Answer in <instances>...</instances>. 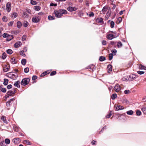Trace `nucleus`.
I'll use <instances>...</instances> for the list:
<instances>
[{"instance_id": "nucleus-43", "label": "nucleus", "mask_w": 146, "mask_h": 146, "mask_svg": "<svg viewBox=\"0 0 146 146\" xmlns=\"http://www.w3.org/2000/svg\"><path fill=\"white\" fill-rule=\"evenodd\" d=\"M115 25L114 22L113 21L111 22L110 26L111 28H113L114 27Z\"/></svg>"}, {"instance_id": "nucleus-30", "label": "nucleus", "mask_w": 146, "mask_h": 146, "mask_svg": "<svg viewBox=\"0 0 146 146\" xmlns=\"http://www.w3.org/2000/svg\"><path fill=\"white\" fill-rule=\"evenodd\" d=\"M133 112L132 110H129L127 111V113L128 115H132L133 114Z\"/></svg>"}, {"instance_id": "nucleus-54", "label": "nucleus", "mask_w": 146, "mask_h": 146, "mask_svg": "<svg viewBox=\"0 0 146 146\" xmlns=\"http://www.w3.org/2000/svg\"><path fill=\"white\" fill-rule=\"evenodd\" d=\"M137 72L138 74L141 75L144 74L145 72L143 71H139Z\"/></svg>"}, {"instance_id": "nucleus-58", "label": "nucleus", "mask_w": 146, "mask_h": 146, "mask_svg": "<svg viewBox=\"0 0 146 146\" xmlns=\"http://www.w3.org/2000/svg\"><path fill=\"white\" fill-rule=\"evenodd\" d=\"M37 78V76H33L32 77V79L33 80H34Z\"/></svg>"}, {"instance_id": "nucleus-52", "label": "nucleus", "mask_w": 146, "mask_h": 146, "mask_svg": "<svg viewBox=\"0 0 146 146\" xmlns=\"http://www.w3.org/2000/svg\"><path fill=\"white\" fill-rule=\"evenodd\" d=\"M56 73V72L55 71H53L50 74V76H53L55 75Z\"/></svg>"}, {"instance_id": "nucleus-14", "label": "nucleus", "mask_w": 146, "mask_h": 146, "mask_svg": "<svg viewBox=\"0 0 146 146\" xmlns=\"http://www.w3.org/2000/svg\"><path fill=\"white\" fill-rule=\"evenodd\" d=\"M107 70L108 72H110L112 70V67L111 65L110 64L108 65L107 66Z\"/></svg>"}, {"instance_id": "nucleus-9", "label": "nucleus", "mask_w": 146, "mask_h": 146, "mask_svg": "<svg viewBox=\"0 0 146 146\" xmlns=\"http://www.w3.org/2000/svg\"><path fill=\"white\" fill-rule=\"evenodd\" d=\"M115 110H123L124 108L120 105H115Z\"/></svg>"}, {"instance_id": "nucleus-37", "label": "nucleus", "mask_w": 146, "mask_h": 146, "mask_svg": "<svg viewBox=\"0 0 146 146\" xmlns=\"http://www.w3.org/2000/svg\"><path fill=\"white\" fill-rule=\"evenodd\" d=\"M142 110L145 114H146V108L144 107L142 108Z\"/></svg>"}, {"instance_id": "nucleus-4", "label": "nucleus", "mask_w": 146, "mask_h": 146, "mask_svg": "<svg viewBox=\"0 0 146 146\" xmlns=\"http://www.w3.org/2000/svg\"><path fill=\"white\" fill-rule=\"evenodd\" d=\"M15 99L13 98L10 100H9L7 101L6 103V105L8 107H9L11 106L13 103V102L15 101Z\"/></svg>"}, {"instance_id": "nucleus-22", "label": "nucleus", "mask_w": 146, "mask_h": 146, "mask_svg": "<svg viewBox=\"0 0 146 146\" xmlns=\"http://www.w3.org/2000/svg\"><path fill=\"white\" fill-rule=\"evenodd\" d=\"M8 83V80L6 79H4L3 84L5 85H7Z\"/></svg>"}, {"instance_id": "nucleus-23", "label": "nucleus", "mask_w": 146, "mask_h": 146, "mask_svg": "<svg viewBox=\"0 0 146 146\" xmlns=\"http://www.w3.org/2000/svg\"><path fill=\"white\" fill-rule=\"evenodd\" d=\"M111 98L113 100H114L117 97V95L116 94H114L111 96Z\"/></svg>"}, {"instance_id": "nucleus-45", "label": "nucleus", "mask_w": 146, "mask_h": 146, "mask_svg": "<svg viewBox=\"0 0 146 146\" xmlns=\"http://www.w3.org/2000/svg\"><path fill=\"white\" fill-rule=\"evenodd\" d=\"M28 15L27 13H23V17L24 18L27 17Z\"/></svg>"}, {"instance_id": "nucleus-2", "label": "nucleus", "mask_w": 146, "mask_h": 146, "mask_svg": "<svg viewBox=\"0 0 146 146\" xmlns=\"http://www.w3.org/2000/svg\"><path fill=\"white\" fill-rule=\"evenodd\" d=\"M129 78H128V76H125L122 78V80L124 81H131L137 78V76L135 74H132L129 75Z\"/></svg>"}, {"instance_id": "nucleus-28", "label": "nucleus", "mask_w": 146, "mask_h": 146, "mask_svg": "<svg viewBox=\"0 0 146 146\" xmlns=\"http://www.w3.org/2000/svg\"><path fill=\"white\" fill-rule=\"evenodd\" d=\"M106 59V58L105 57L103 56H101L99 58V60L100 61H102Z\"/></svg>"}, {"instance_id": "nucleus-15", "label": "nucleus", "mask_w": 146, "mask_h": 146, "mask_svg": "<svg viewBox=\"0 0 146 146\" xmlns=\"http://www.w3.org/2000/svg\"><path fill=\"white\" fill-rule=\"evenodd\" d=\"M11 62L12 64H14L17 63V60L14 58H13L11 59Z\"/></svg>"}, {"instance_id": "nucleus-18", "label": "nucleus", "mask_w": 146, "mask_h": 146, "mask_svg": "<svg viewBox=\"0 0 146 146\" xmlns=\"http://www.w3.org/2000/svg\"><path fill=\"white\" fill-rule=\"evenodd\" d=\"M122 102L125 105L129 103V102L126 99H125L123 100Z\"/></svg>"}, {"instance_id": "nucleus-60", "label": "nucleus", "mask_w": 146, "mask_h": 146, "mask_svg": "<svg viewBox=\"0 0 146 146\" xmlns=\"http://www.w3.org/2000/svg\"><path fill=\"white\" fill-rule=\"evenodd\" d=\"M12 86L11 85L9 84V85H8L7 86V89H9L11 88H12Z\"/></svg>"}, {"instance_id": "nucleus-20", "label": "nucleus", "mask_w": 146, "mask_h": 146, "mask_svg": "<svg viewBox=\"0 0 146 146\" xmlns=\"http://www.w3.org/2000/svg\"><path fill=\"white\" fill-rule=\"evenodd\" d=\"M34 9L36 11H38L40 9V7L39 6H35L34 7Z\"/></svg>"}, {"instance_id": "nucleus-11", "label": "nucleus", "mask_w": 146, "mask_h": 146, "mask_svg": "<svg viewBox=\"0 0 146 146\" xmlns=\"http://www.w3.org/2000/svg\"><path fill=\"white\" fill-rule=\"evenodd\" d=\"M13 141L15 144H18L19 143L20 139L18 138H15L13 139Z\"/></svg>"}, {"instance_id": "nucleus-5", "label": "nucleus", "mask_w": 146, "mask_h": 146, "mask_svg": "<svg viewBox=\"0 0 146 146\" xmlns=\"http://www.w3.org/2000/svg\"><path fill=\"white\" fill-rule=\"evenodd\" d=\"M40 20V18L38 16H34L32 18L33 22L37 23L39 22Z\"/></svg>"}, {"instance_id": "nucleus-44", "label": "nucleus", "mask_w": 146, "mask_h": 146, "mask_svg": "<svg viewBox=\"0 0 146 146\" xmlns=\"http://www.w3.org/2000/svg\"><path fill=\"white\" fill-rule=\"evenodd\" d=\"M86 14L87 15H88L90 17H93L94 16V13L93 12H91L90 13L89 15H88V13H86Z\"/></svg>"}, {"instance_id": "nucleus-35", "label": "nucleus", "mask_w": 146, "mask_h": 146, "mask_svg": "<svg viewBox=\"0 0 146 146\" xmlns=\"http://www.w3.org/2000/svg\"><path fill=\"white\" fill-rule=\"evenodd\" d=\"M26 62V60L25 59H23L21 61V63L23 65H25V64Z\"/></svg>"}, {"instance_id": "nucleus-59", "label": "nucleus", "mask_w": 146, "mask_h": 146, "mask_svg": "<svg viewBox=\"0 0 146 146\" xmlns=\"http://www.w3.org/2000/svg\"><path fill=\"white\" fill-rule=\"evenodd\" d=\"M0 145L1 146H6V145H5L4 141L1 142L0 143Z\"/></svg>"}, {"instance_id": "nucleus-17", "label": "nucleus", "mask_w": 146, "mask_h": 146, "mask_svg": "<svg viewBox=\"0 0 146 146\" xmlns=\"http://www.w3.org/2000/svg\"><path fill=\"white\" fill-rule=\"evenodd\" d=\"M108 10V9L106 7H104L102 9V11L103 13H105Z\"/></svg>"}, {"instance_id": "nucleus-1", "label": "nucleus", "mask_w": 146, "mask_h": 146, "mask_svg": "<svg viewBox=\"0 0 146 146\" xmlns=\"http://www.w3.org/2000/svg\"><path fill=\"white\" fill-rule=\"evenodd\" d=\"M67 12L64 9H59L57 11H54V14L56 17L57 18H60L63 14H66Z\"/></svg>"}, {"instance_id": "nucleus-3", "label": "nucleus", "mask_w": 146, "mask_h": 146, "mask_svg": "<svg viewBox=\"0 0 146 146\" xmlns=\"http://www.w3.org/2000/svg\"><path fill=\"white\" fill-rule=\"evenodd\" d=\"M29 81L30 80L28 78L23 79L22 80L21 82V84L23 86L26 85L28 84Z\"/></svg>"}, {"instance_id": "nucleus-34", "label": "nucleus", "mask_w": 146, "mask_h": 146, "mask_svg": "<svg viewBox=\"0 0 146 146\" xmlns=\"http://www.w3.org/2000/svg\"><path fill=\"white\" fill-rule=\"evenodd\" d=\"M17 16V14L16 13H13L12 15V17H14V18H16Z\"/></svg>"}, {"instance_id": "nucleus-16", "label": "nucleus", "mask_w": 146, "mask_h": 146, "mask_svg": "<svg viewBox=\"0 0 146 146\" xmlns=\"http://www.w3.org/2000/svg\"><path fill=\"white\" fill-rule=\"evenodd\" d=\"M20 83L19 81H17L14 83V86L17 88H19L20 87Z\"/></svg>"}, {"instance_id": "nucleus-57", "label": "nucleus", "mask_w": 146, "mask_h": 146, "mask_svg": "<svg viewBox=\"0 0 146 146\" xmlns=\"http://www.w3.org/2000/svg\"><path fill=\"white\" fill-rule=\"evenodd\" d=\"M111 115H112V114L111 113V112L108 115H106V117L107 118H109L111 117Z\"/></svg>"}, {"instance_id": "nucleus-50", "label": "nucleus", "mask_w": 146, "mask_h": 146, "mask_svg": "<svg viewBox=\"0 0 146 146\" xmlns=\"http://www.w3.org/2000/svg\"><path fill=\"white\" fill-rule=\"evenodd\" d=\"M1 91L3 93H5L6 91V90L5 88H2L1 89Z\"/></svg>"}, {"instance_id": "nucleus-27", "label": "nucleus", "mask_w": 146, "mask_h": 146, "mask_svg": "<svg viewBox=\"0 0 146 146\" xmlns=\"http://www.w3.org/2000/svg\"><path fill=\"white\" fill-rule=\"evenodd\" d=\"M29 25V23L27 21H25L23 24V25L24 27H27Z\"/></svg>"}, {"instance_id": "nucleus-29", "label": "nucleus", "mask_w": 146, "mask_h": 146, "mask_svg": "<svg viewBox=\"0 0 146 146\" xmlns=\"http://www.w3.org/2000/svg\"><path fill=\"white\" fill-rule=\"evenodd\" d=\"M139 68L141 69H144L146 70V67L143 66L142 65H140L139 66Z\"/></svg>"}, {"instance_id": "nucleus-21", "label": "nucleus", "mask_w": 146, "mask_h": 146, "mask_svg": "<svg viewBox=\"0 0 146 146\" xmlns=\"http://www.w3.org/2000/svg\"><path fill=\"white\" fill-rule=\"evenodd\" d=\"M13 36L12 35H9L8 36L7 38V41H10L13 38Z\"/></svg>"}, {"instance_id": "nucleus-10", "label": "nucleus", "mask_w": 146, "mask_h": 146, "mask_svg": "<svg viewBox=\"0 0 146 146\" xmlns=\"http://www.w3.org/2000/svg\"><path fill=\"white\" fill-rule=\"evenodd\" d=\"M10 66L9 65H6L4 66L3 67V70L5 72H7L9 69Z\"/></svg>"}, {"instance_id": "nucleus-48", "label": "nucleus", "mask_w": 146, "mask_h": 146, "mask_svg": "<svg viewBox=\"0 0 146 146\" xmlns=\"http://www.w3.org/2000/svg\"><path fill=\"white\" fill-rule=\"evenodd\" d=\"M29 69L28 68H25L24 69V71L26 73L28 72L29 71Z\"/></svg>"}, {"instance_id": "nucleus-51", "label": "nucleus", "mask_w": 146, "mask_h": 146, "mask_svg": "<svg viewBox=\"0 0 146 146\" xmlns=\"http://www.w3.org/2000/svg\"><path fill=\"white\" fill-rule=\"evenodd\" d=\"M13 23V21H11L8 24V25L9 26H11L12 25Z\"/></svg>"}, {"instance_id": "nucleus-49", "label": "nucleus", "mask_w": 146, "mask_h": 146, "mask_svg": "<svg viewBox=\"0 0 146 146\" xmlns=\"http://www.w3.org/2000/svg\"><path fill=\"white\" fill-rule=\"evenodd\" d=\"M20 54L21 55H22L23 56H25V54L24 53V51H21L20 52Z\"/></svg>"}, {"instance_id": "nucleus-56", "label": "nucleus", "mask_w": 146, "mask_h": 146, "mask_svg": "<svg viewBox=\"0 0 146 146\" xmlns=\"http://www.w3.org/2000/svg\"><path fill=\"white\" fill-rule=\"evenodd\" d=\"M111 52L112 53H113L114 55H115L117 52V50L115 49L112 50H111Z\"/></svg>"}, {"instance_id": "nucleus-53", "label": "nucleus", "mask_w": 146, "mask_h": 146, "mask_svg": "<svg viewBox=\"0 0 146 146\" xmlns=\"http://www.w3.org/2000/svg\"><path fill=\"white\" fill-rule=\"evenodd\" d=\"M11 73H8L7 74V76L9 77H11V75L12 76H14L15 75L14 74H11Z\"/></svg>"}, {"instance_id": "nucleus-63", "label": "nucleus", "mask_w": 146, "mask_h": 146, "mask_svg": "<svg viewBox=\"0 0 146 146\" xmlns=\"http://www.w3.org/2000/svg\"><path fill=\"white\" fill-rule=\"evenodd\" d=\"M10 96L8 94H7L4 97V98H6V99H7V98L9 97Z\"/></svg>"}, {"instance_id": "nucleus-12", "label": "nucleus", "mask_w": 146, "mask_h": 146, "mask_svg": "<svg viewBox=\"0 0 146 146\" xmlns=\"http://www.w3.org/2000/svg\"><path fill=\"white\" fill-rule=\"evenodd\" d=\"M77 9V8L76 7H69L67 9L68 11H76Z\"/></svg>"}, {"instance_id": "nucleus-26", "label": "nucleus", "mask_w": 146, "mask_h": 146, "mask_svg": "<svg viewBox=\"0 0 146 146\" xmlns=\"http://www.w3.org/2000/svg\"><path fill=\"white\" fill-rule=\"evenodd\" d=\"M2 20L3 22H7L8 21L7 18L5 16H3L2 19Z\"/></svg>"}, {"instance_id": "nucleus-46", "label": "nucleus", "mask_w": 146, "mask_h": 146, "mask_svg": "<svg viewBox=\"0 0 146 146\" xmlns=\"http://www.w3.org/2000/svg\"><path fill=\"white\" fill-rule=\"evenodd\" d=\"M9 35L6 33H4L3 35V36L4 38L7 37V38Z\"/></svg>"}, {"instance_id": "nucleus-36", "label": "nucleus", "mask_w": 146, "mask_h": 146, "mask_svg": "<svg viewBox=\"0 0 146 146\" xmlns=\"http://www.w3.org/2000/svg\"><path fill=\"white\" fill-rule=\"evenodd\" d=\"M14 93L11 91H9L7 92V94H8L10 96H11L12 94H13Z\"/></svg>"}, {"instance_id": "nucleus-38", "label": "nucleus", "mask_w": 146, "mask_h": 146, "mask_svg": "<svg viewBox=\"0 0 146 146\" xmlns=\"http://www.w3.org/2000/svg\"><path fill=\"white\" fill-rule=\"evenodd\" d=\"M136 114L137 115L140 116L141 114V112L140 111L137 110L136 112Z\"/></svg>"}, {"instance_id": "nucleus-6", "label": "nucleus", "mask_w": 146, "mask_h": 146, "mask_svg": "<svg viewBox=\"0 0 146 146\" xmlns=\"http://www.w3.org/2000/svg\"><path fill=\"white\" fill-rule=\"evenodd\" d=\"M11 5L10 2H8L7 3L6 5V9L7 11L8 12H9L11 9Z\"/></svg>"}, {"instance_id": "nucleus-19", "label": "nucleus", "mask_w": 146, "mask_h": 146, "mask_svg": "<svg viewBox=\"0 0 146 146\" xmlns=\"http://www.w3.org/2000/svg\"><path fill=\"white\" fill-rule=\"evenodd\" d=\"M1 119L3 120L4 122L5 123H7V121L6 119V117L4 116H3L1 117Z\"/></svg>"}, {"instance_id": "nucleus-39", "label": "nucleus", "mask_w": 146, "mask_h": 146, "mask_svg": "<svg viewBox=\"0 0 146 146\" xmlns=\"http://www.w3.org/2000/svg\"><path fill=\"white\" fill-rule=\"evenodd\" d=\"M113 55L112 54H110L109 55V59L111 60L113 58Z\"/></svg>"}, {"instance_id": "nucleus-8", "label": "nucleus", "mask_w": 146, "mask_h": 146, "mask_svg": "<svg viewBox=\"0 0 146 146\" xmlns=\"http://www.w3.org/2000/svg\"><path fill=\"white\" fill-rule=\"evenodd\" d=\"M117 36H115V35L108 34L107 35V38L108 39L112 40L113 38L117 37Z\"/></svg>"}, {"instance_id": "nucleus-13", "label": "nucleus", "mask_w": 146, "mask_h": 146, "mask_svg": "<svg viewBox=\"0 0 146 146\" xmlns=\"http://www.w3.org/2000/svg\"><path fill=\"white\" fill-rule=\"evenodd\" d=\"M22 44L21 42L18 41L16 42L14 44V46L16 48H18Z\"/></svg>"}, {"instance_id": "nucleus-31", "label": "nucleus", "mask_w": 146, "mask_h": 146, "mask_svg": "<svg viewBox=\"0 0 146 146\" xmlns=\"http://www.w3.org/2000/svg\"><path fill=\"white\" fill-rule=\"evenodd\" d=\"M7 52L8 54H11L12 53L13 51L9 49L7 50Z\"/></svg>"}, {"instance_id": "nucleus-41", "label": "nucleus", "mask_w": 146, "mask_h": 146, "mask_svg": "<svg viewBox=\"0 0 146 146\" xmlns=\"http://www.w3.org/2000/svg\"><path fill=\"white\" fill-rule=\"evenodd\" d=\"M31 3L33 5H35L37 4V2L36 1L33 0H31Z\"/></svg>"}, {"instance_id": "nucleus-40", "label": "nucleus", "mask_w": 146, "mask_h": 146, "mask_svg": "<svg viewBox=\"0 0 146 146\" xmlns=\"http://www.w3.org/2000/svg\"><path fill=\"white\" fill-rule=\"evenodd\" d=\"M122 45V44L121 42L119 41L117 43V46L118 47H121Z\"/></svg>"}, {"instance_id": "nucleus-47", "label": "nucleus", "mask_w": 146, "mask_h": 146, "mask_svg": "<svg viewBox=\"0 0 146 146\" xmlns=\"http://www.w3.org/2000/svg\"><path fill=\"white\" fill-rule=\"evenodd\" d=\"M6 54L5 53H3V54L2 58L3 59H5L6 57Z\"/></svg>"}, {"instance_id": "nucleus-7", "label": "nucleus", "mask_w": 146, "mask_h": 146, "mask_svg": "<svg viewBox=\"0 0 146 146\" xmlns=\"http://www.w3.org/2000/svg\"><path fill=\"white\" fill-rule=\"evenodd\" d=\"M114 90L116 92H119L121 90V88L118 84H116L114 88Z\"/></svg>"}, {"instance_id": "nucleus-25", "label": "nucleus", "mask_w": 146, "mask_h": 146, "mask_svg": "<svg viewBox=\"0 0 146 146\" xmlns=\"http://www.w3.org/2000/svg\"><path fill=\"white\" fill-rule=\"evenodd\" d=\"M17 27L20 28L21 27L22 25V24L21 22L18 21L17 23Z\"/></svg>"}, {"instance_id": "nucleus-62", "label": "nucleus", "mask_w": 146, "mask_h": 146, "mask_svg": "<svg viewBox=\"0 0 146 146\" xmlns=\"http://www.w3.org/2000/svg\"><path fill=\"white\" fill-rule=\"evenodd\" d=\"M50 6H57V4H54L53 3H51L50 4Z\"/></svg>"}, {"instance_id": "nucleus-24", "label": "nucleus", "mask_w": 146, "mask_h": 146, "mask_svg": "<svg viewBox=\"0 0 146 146\" xmlns=\"http://www.w3.org/2000/svg\"><path fill=\"white\" fill-rule=\"evenodd\" d=\"M97 20L98 23H102L103 22V20L101 18H98Z\"/></svg>"}, {"instance_id": "nucleus-32", "label": "nucleus", "mask_w": 146, "mask_h": 146, "mask_svg": "<svg viewBox=\"0 0 146 146\" xmlns=\"http://www.w3.org/2000/svg\"><path fill=\"white\" fill-rule=\"evenodd\" d=\"M5 142L7 144H9L10 143V140L9 139L6 138L5 139Z\"/></svg>"}, {"instance_id": "nucleus-61", "label": "nucleus", "mask_w": 146, "mask_h": 146, "mask_svg": "<svg viewBox=\"0 0 146 146\" xmlns=\"http://www.w3.org/2000/svg\"><path fill=\"white\" fill-rule=\"evenodd\" d=\"M110 12L108 11V12L106 14V16L107 17H108L110 16Z\"/></svg>"}, {"instance_id": "nucleus-42", "label": "nucleus", "mask_w": 146, "mask_h": 146, "mask_svg": "<svg viewBox=\"0 0 146 146\" xmlns=\"http://www.w3.org/2000/svg\"><path fill=\"white\" fill-rule=\"evenodd\" d=\"M48 19L49 20H54L55 19L53 17L49 15L48 17Z\"/></svg>"}, {"instance_id": "nucleus-33", "label": "nucleus", "mask_w": 146, "mask_h": 146, "mask_svg": "<svg viewBox=\"0 0 146 146\" xmlns=\"http://www.w3.org/2000/svg\"><path fill=\"white\" fill-rule=\"evenodd\" d=\"M24 143H25L27 144L28 145H30L31 144V143L30 141L29 140H25L24 141Z\"/></svg>"}, {"instance_id": "nucleus-55", "label": "nucleus", "mask_w": 146, "mask_h": 146, "mask_svg": "<svg viewBox=\"0 0 146 146\" xmlns=\"http://www.w3.org/2000/svg\"><path fill=\"white\" fill-rule=\"evenodd\" d=\"M130 92V91L129 90H125L124 91V93L125 94H127Z\"/></svg>"}, {"instance_id": "nucleus-64", "label": "nucleus", "mask_w": 146, "mask_h": 146, "mask_svg": "<svg viewBox=\"0 0 146 146\" xmlns=\"http://www.w3.org/2000/svg\"><path fill=\"white\" fill-rule=\"evenodd\" d=\"M122 18L121 17H119L117 19V21H119V23H120L122 21Z\"/></svg>"}]
</instances>
